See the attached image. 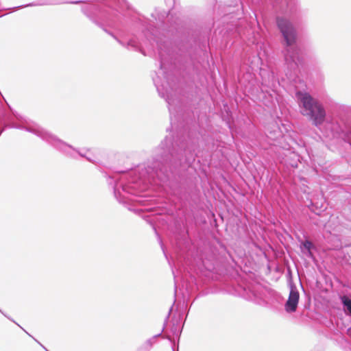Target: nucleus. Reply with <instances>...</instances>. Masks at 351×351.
<instances>
[{
	"instance_id": "1",
	"label": "nucleus",
	"mask_w": 351,
	"mask_h": 351,
	"mask_svg": "<svg viewBox=\"0 0 351 351\" xmlns=\"http://www.w3.org/2000/svg\"><path fill=\"white\" fill-rule=\"evenodd\" d=\"M158 95L168 104L171 128L174 131L165 137L153 152L152 160L138 165L134 169L110 176L114 197L123 204L130 199L126 195H138L150 185L168 184L177 181L191 166L197 156L198 138L188 125L184 104L181 98L174 100L163 84L154 80Z\"/></svg>"
},
{
	"instance_id": "2",
	"label": "nucleus",
	"mask_w": 351,
	"mask_h": 351,
	"mask_svg": "<svg viewBox=\"0 0 351 351\" xmlns=\"http://www.w3.org/2000/svg\"><path fill=\"white\" fill-rule=\"evenodd\" d=\"M69 3H84L81 10L92 23L112 36L121 45L128 49L139 51L144 54L141 50L138 42L134 39H130L127 43H124L107 29V27L112 28L123 36L129 32L131 24L136 21L141 27L145 39L152 46L155 43L158 48L160 71L153 77L155 86L156 85L154 80H157L158 84H163L165 88L168 90L169 95L174 100L176 98H181L178 93L176 79L171 70L173 66L171 50L164 33L170 27L167 23V21H169V12L156 8L151 14L152 19L142 21L136 19L134 11L126 0H79ZM156 88L158 90L157 87Z\"/></svg>"
},
{
	"instance_id": "3",
	"label": "nucleus",
	"mask_w": 351,
	"mask_h": 351,
	"mask_svg": "<svg viewBox=\"0 0 351 351\" xmlns=\"http://www.w3.org/2000/svg\"><path fill=\"white\" fill-rule=\"evenodd\" d=\"M69 3H84L81 10L92 23L112 36L121 45L128 49L139 51L144 54L141 50L138 42L134 39H130L127 43H124L107 29V27L112 28L123 36L129 32L131 24L136 21L141 27L145 39L152 46L155 43L158 48L160 71L153 77L155 86L156 85L154 80H157L158 84H163L165 88L168 90L169 95L174 100L176 98H181L178 93L176 79L171 70L173 66L171 50L164 33L170 27L167 23V21H169V12L156 8L151 14L152 19L142 21L136 19L134 11L126 0H79ZM156 88L158 90L157 87Z\"/></svg>"
},
{
	"instance_id": "4",
	"label": "nucleus",
	"mask_w": 351,
	"mask_h": 351,
	"mask_svg": "<svg viewBox=\"0 0 351 351\" xmlns=\"http://www.w3.org/2000/svg\"><path fill=\"white\" fill-rule=\"evenodd\" d=\"M275 23L282 37V54L285 65V75L295 88V97L301 114L306 117L312 124L319 128L325 122L333 138H341L351 145V107L340 106L335 117L326 120V110L324 104L306 91V84L298 76L300 67L305 64L304 53L298 44V32L293 22L283 16H277Z\"/></svg>"
},
{
	"instance_id": "5",
	"label": "nucleus",
	"mask_w": 351,
	"mask_h": 351,
	"mask_svg": "<svg viewBox=\"0 0 351 351\" xmlns=\"http://www.w3.org/2000/svg\"><path fill=\"white\" fill-rule=\"evenodd\" d=\"M29 132L32 133L37 136L40 137L44 141L56 149L58 150L65 156L76 158V156L79 155L82 158H85L88 161L94 162V160L84 152V149H79L71 145L66 143L58 137L47 131L43 128H27Z\"/></svg>"
},
{
	"instance_id": "6",
	"label": "nucleus",
	"mask_w": 351,
	"mask_h": 351,
	"mask_svg": "<svg viewBox=\"0 0 351 351\" xmlns=\"http://www.w3.org/2000/svg\"><path fill=\"white\" fill-rule=\"evenodd\" d=\"M270 1L276 12L294 19H298L305 13V10L301 8L299 0H270Z\"/></svg>"
},
{
	"instance_id": "7",
	"label": "nucleus",
	"mask_w": 351,
	"mask_h": 351,
	"mask_svg": "<svg viewBox=\"0 0 351 351\" xmlns=\"http://www.w3.org/2000/svg\"><path fill=\"white\" fill-rule=\"evenodd\" d=\"M289 295L288 300L285 302V309L287 313H294L296 311L300 300V293L295 285L289 282Z\"/></svg>"
},
{
	"instance_id": "8",
	"label": "nucleus",
	"mask_w": 351,
	"mask_h": 351,
	"mask_svg": "<svg viewBox=\"0 0 351 351\" xmlns=\"http://www.w3.org/2000/svg\"><path fill=\"white\" fill-rule=\"evenodd\" d=\"M300 248L301 252L310 258H315L313 250H316L315 244L308 238L305 240L299 239Z\"/></svg>"
},
{
	"instance_id": "9",
	"label": "nucleus",
	"mask_w": 351,
	"mask_h": 351,
	"mask_svg": "<svg viewBox=\"0 0 351 351\" xmlns=\"http://www.w3.org/2000/svg\"><path fill=\"white\" fill-rule=\"evenodd\" d=\"M240 294L242 297L248 300H254L259 298V293L254 288L249 286L241 287Z\"/></svg>"
},
{
	"instance_id": "10",
	"label": "nucleus",
	"mask_w": 351,
	"mask_h": 351,
	"mask_svg": "<svg viewBox=\"0 0 351 351\" xmlns=\"http://www.w3.org/2000/svg\"><path fill=\"white\" fill-rule=\"evenodd\" d=\"M339 299L344 313L346 315L351 317V298L346 295H343L340 296Z\"/></svg>"
},
{
	"instance_id": "11",
	"label": "nucleus",
	"mask_w": 351,
	"mask_h": 351,
	"mask_svg": "<svg viewBox=\"0 0 351 351\" xmlns=\"http://www.w3.org/2000/svg\"><path fill=\"white\" fill-rule=\"evenodd\" d=\"M173 305L171 306V308H169V311L168 315H167V317H166V318H165V322H164L163 328H162V329L161 332H160V333H158V334H157V335H154V336L152 337V338H153L154 340H156V339L157 338H158V337H162V338H164V339H169L171 342H172V341H173L170 336L167 335L166 334L162 335V332H163V331L165 330V327H166V326H167V322H168V319H169V318L170 314H171V311H172V310H173Z\"/></svg>"
},
{
	"instance_id": "12",
	"label": "nucleus",
	"mask_w": 351,
	"mask_h": 351,
	"mask_svg": "<svg viewBox=\"0 0 351 351\" xmlns=\"http://www.w3.org/2000/svg\"><path fill=\"white\" fill-rule=\"evenodd\" d=\"M179 237H180V238L176 239V245H177V247L180 251H182L187 247V244H188L187 237L185 234L180 235Z\"/></svg>"
},
{
	"instance_id": "13",
	"label": "nucleus",
	"mask_w": 351,
	"mask_h": 351,
	"mask_svg": "<svg viewBox=\"0 0 351 351\" xmlns=\"http://www.w3.org/2000/svg\"><path fill=\"white\" fill-rule=\"evenodd\" d=\"M55 4H57V3L51 2V1H41V2L30 3H28L27 5L18 6V7L16 8V9L21 8L29 7V6H40V5H55Z\"/></svg>"
},
{
	"instance_id": "14",
	"label": "nucleus",
	"mask_w": 351,
	"mask_h": 351,
	"mask_svg": "<svg viewBox=\"0 0 351 351\" xmlns=\"http://www.w3.org/2000/svg\"><path fill=\"white\" fill-rule=\"evenodd\" d=\"M171 330L173 335L176 336L177 337H180L181 334V330L178 328L177 325H175V324H173Z\"/></svg>"
},
{
	"instance_id": "15",
	"label": "nucleus",
	"mask_w": 351,
	"mask_h": 351,
	"mask_svg": "<svg viewBox=\"0 0 351 351\" xmlns=\"http://www.w3.org/2000/svg\"><path fill=\"white\" fill-rule=\"evenodd\" d=\"M154 343H155V340L152 337V338L147 339L143 343V345H146L148 348H149V350H150L151 348H152L153 345L154 344Z\"/></svg>"
},
{
	"instance_id": "16",
	"label": "nucleus",
	"mask_w": 351,
	"mask_h": 351,
	"mask_svg": "<svg viewBox=\"0 0 351 351\" xmlns=\"http://www.w3.org/2000/svg\"><path fill=\"white\" fill-rule=\"evenodd\" d=\"M136 351H149V348H148L146 345H142L138 348Z\"/></svg>"
},
{
	"instance_id": "17",
	"label": "nucleus",
	"mask_w": 351,
	"mask_h": 351,
	"mask_svg": "<svg viewBox=\"0 0 351 351\" xmlns=\"http://www.w3.org/2000/svg\"><path fill=\"white\" fill-rule=\"evenodd\" d=\"M160 243L161 249H162V252H163V253H164V255H165V258L168 260L167 254V253H166V252H165L164 245H163V243H162V241H161V239H160Z\"/></svg>"
},
{
	"instance_id": "18",
	"label": "nucleus",
	"mask_w": 351,
	"mask_h": 351,
	"mask_svg": "<svg viewBox=\"0 0 351 351\" xmlns=\"http://www.w3.org/2000/svg\"><path fill=\"white\" fill-rule=\"evenodd\" d=\"M348 335L351 337V326L347 330Z\"/></svg>"
},
{
	"instance_id": "19",
	"label": "nucleus",
	"mask_w": 351,
	"mask_h": 351,
	"mask_svg": "<svg viewBox=\"0 0 351 351\" xmlns=\"http://www.w3.org/2000/svg\"><path fill=\"white\" fill-rule=\"evenodd\" d=\"M34 340H35L36 342H38V343L41 346V347H43V348L46 351H48V350H47V349L43 346V345H42V344H41L40 342H38L36 339H34Z\"/></svg>"
},
{
	"instance_id": "20",
	"label": "nucleus",
	"mask_w": 351,
	"mask_h": 351,
	"mask_svg": "<svg viewBox=\"0 0 351 351\" xmlns=\"http://www.w3.org/2000/svg\"><path fill=\"white\" fill-rule=\"evenodd\" d=\"M176 293H177V286H176V283H175V291H174L175 295H176Z\"/></svg>"
},
{
	"instance_id": "21",
	"label": "nucleus",
	"mask_w": 351,
	"mask_h": 351,
	"mask_svg": "<svg viewBox=\"0 0 351 351\" xmlns=\"http://www.w3.org/2000/svg\"><path fill=\"white\" fill-rule=\"evenodd\" d=\"M172 272H173V274L174 278H176V275H175V272L173 271V270L172 271Z\"/></svg>"
},
{
	"instance_id": "22",
	"label": "nucleus",
	"mask_w": 351,
	"mask_h": 351,
	"mask_svg": "<svg viewBox=\"0 0 351 351\" xmlns=\"http://www.w3.org/2000/svg\"><path fill=\"white\" fill-rule=\"evenodd\" d=\"M228 127H229V128H230V129H231V125H230V124L229 123H228Z\"/></svg>"
},
{
	"instance_id": "23",
	"label": "nucleus",
	"mask_w": 351,
	"mask_h": 351,
	"mask_svg": "<svg viewBox=\"0 0 351 351\" xmlns=\"http://www.w3.org/2000/svg\"><path fill=\"white\" fill-rule=\"evenodd\" d=\"M172 350H173V351H176L175 348H174V346H173V347H172Z\"/></svg>"
},
{
	"instance_id": "24",
	"label": "nucleus",
	"mask_w": 351,
	"mask_h": 351,
	"mask_svg": "<svg viewBox=\"0 0 351 351\" xmlns=\"http://www.w3.org/2000/svg\"><path fill=\"white\" fill-rule=\"evenodd\" d=\"M154 229L155 232L158 234L156 229L154 227Z\"/></svg>"
},
{
	"instance_id": "25",
	"label": "nucleus",
	"mask_w": 351,
	"mask_h": 351,
	"mask_svg": "<svg viewBox=\"0 0 351 351\" xmlns=\"http://www.w3.org/2000/svg\"><path fill=\"white\" fill-rule=\"evenodd\" d=\"M170 130L169 128H167V132H169Z\"/></svg>"
},
{
	"instance_id": "26",
	"label": "nucleus",
	"mask_w": 351,
	"mask_h": 351,
	"mask_svg": "<svg viewBox=\"0 0 351 351\" xmlns=\"http://www.w3.org/2000/svg\"><path fill=\"white\" fill-rule=\"evenodd\" d=\"M0 311H1V314H3V311H1V310H0Z\"/></svg>"
},
{
	"instance_id": "27",
	"label": "nucleus",
	"mask_w": 351,
	"mask_h": 351,
	"mask_svg": "<svg viewBox=\"0 0 351 351\" xmlns=\"http://www.w3.org/2000/svg\"><path fill=\"white\" fill-rule=\"evenodd\" d=\"M0 311H1V314H3V311H1V310H0Z\"/></svg>"
}]
</instances>
